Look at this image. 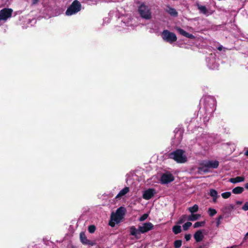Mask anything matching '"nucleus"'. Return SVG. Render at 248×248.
I'll list each match as a JSON object with an SVG mask.
<instances>
[{
	"mask_svg": "<svg viewBox=\"0 0 248 248\" xmlns=\"http://www.w3.org/2000/svg\"><path fill=\"white\" fill-rule=\"evenodd\" d=\"M166 12L169 14L171 16L176 17L178 16V12L176 10L169 6H167V8L165 9Z\"/></svg>",
	"mask_w": 248,
	"mask_h": 248,
	"instance_id": "nucleus-15",
	"label": "nucleus"
},
{
	"mask_svg": "<svg viewBox=\"0 0 248 248\" xmlns=\"http://www.w3.org/2000/svg\"><path fill=\"white\" fill-rule=\"evenodd\" d=\"M154 228L153 224L151 222H146L143 224L142 226L139 227V231L142 233L148 232Z\"/></svg>",
	"mask_w": 248,
	"mask_h": 248,
	"instance_id": "nucleus-9",
	"label": "nucleus"
},
{
	"mask_svg": "<svg viewBox=\"0 0 248 248\" xmlns=\"http://www.w3.org/2000/svg\"><path fill=\"white\" fill-rule=\"evenodd\" d=\"M244 190V188L241 186H237L234 188L232 192L235 194H239L242 193Z\"/></svg>",
	"mask_w": 248,
	"mask_h": 248,
	"instance_id": "nucleus-19",
	"label": "nucleus"
},
{
	"mask_svg": "<svg viewBox=\"0 0 248 248\" xmlns=\"http://www.w3.org/2000/svg\"><path fill=\"white\" fill-rule=\"evenodd\" d=\"M192 225V223L190 222H186L183 225V229L185 231H186L188 229V228Z\"/></svg>",
	"mask_w": 248,
	"mask_h": 248,
	"instance_id": "nucleus-27",
	"label": "nucleus"
},
{
	"mask_svg": "<svg viewBox=\"0 0 248 248\" xmlns=\"http://www.w3.org/2000/svg\"><path fill=\"white\" fill-rule=\"evenodd\" d=\"M199 206L197 204L194 205L192 207H190L188 208V210L191 213L196 212L198 211Z\"/></svg>",
	"mask_w": 248,
	"mask_h": 248,
	"instance_id": "nucleus-23",
	"label": "nucleus"
},
{
	"mask_svg": "<svg viewBox=\"0 0 248 248\" xmlns=\"http://www.w3.org/2000/svg\"><path fill=\"white\" fill-rule=\"evenodd\" d=\"M223 216L222 215H220L217 217V219L220 220L223 218Z\"/></svg>",
	"mask_w": 248,
	"mask_h": 248,
	"instance_id": "nucleus-36",
	"label": "nucleus"
},
{
	"mask_svg": "<svg viewBox=\"0 0 248 248\" xmlns=\"http://www.w3.org/2000/svg\"><path fill=\"white\" fill-rule=\"evenodd\" d=\"M138 12L140 17L145 19H150L152 18V12L151 8L145 4L144 3H142L138 7Z\"/></svg>",
	"mask_w": 248,
	"mask_h": 248,
	"instance_id": "nucleus-4",
	"label": "nucleus"
},
{
	"mask_svg": "<svg viewBox=\"0 0 248 248\" xmlns=\"http://www.w3.org/2000/svg\"><path fill=\"white\" fill-rule=\"evenodd\" d=\"M245 155L248 156V149L247 150V151L244 153Z\"/></svg>",
	"mask_w": 248,
	"mask_h": 248,
	"instance_id": "nucleus-37",
	"label": "nucleus"
},
{
	"mask_svg": "<svg viewBox=\"0 0 248 248\" xmlns=\"http://www.w3.org/2000/svg\"><path fill=\"white\" fill-rule=\"evenodd\" d=\"M248 237V232L246 233V234L244 237V239H247Z\"/></svg>",
	"mask_w": 248,
	"mask_h": 248,
	"instance_id": "nucleus-40",
	"label": "nucleus"
},
{
	"mask_svg": "<svg viewBox=\"0 0 248 248\" xmlns=\"http://www.w3.org/2000/svg\"><path fill=\"white\" fill-rule=\"evenodd\" d=\"M81 9V4L78 0H74L66 11L67 16H71L80 11Z\"/></svg>",
	"mask_w": 248,
	"mask_h": 248,
	"instance_id": "nucleus-5",
	"label": "nucleus"
},
{
	"mask_svg": "<svg viewBox=\"0 0 248 248\" xmlns=\"http://www.w3.org/2000/svg\"><path fill=\"white\" fill-rule=\"evenodd\" d=\"M80 240L83 244L91 246L93 245V243L87 239L85 234L83 232L80 233Z\"/></svg>",
	"mask_w": 248,
	"mask_h": 248,
	"instance_id": "nucleus-11",
	"label": "nucleus"
},
{
	"mask_svg": "<svg viewBox=\"0 0 248 248\" xmlns=\"http://www.w3.org/2000/svg\"><path fill=\"white\" fill-rule=\"evenodd\" d=\"M148 217V215L147 214H144L140 217L139 220L140 221H143L146 219Z\"/></svg>",
	"mask_w": 248,
	"mask_h": 248,
	"instance_id": "nucleus-31",
	"label": "nucleus"
},
{
	"mask_svg": "<svg viewBox=\"0 0 248 248\" xmlns=\"http://www.w3.org/2000/svg\"><path fill=\"white\" fill-rule=\"evenodd\" d=\"M13 11L11 8H5L0 11V21H6L12 16Z\"/></svg>",
	"mask_w": 248,
	"mask_h": 248,
	"instance_id": "nucleus-7",
	"label": "nucleus"
},
{
	"mask_svg": "<svg viewBox=\"0 0 248 248\" xmlns=\"http://www.w3.org/2000/svg\"><path fill=\"white\" fill-rule=\"evenodd\" d=\"M130 234L133 236H135L136 237H137V235L140 233L138 232V231L134 226H132L130 227Z\"/></svg>",
	"mask_w": 248,
	"mask_h": 248,
	"instance_id": "nucleus-22",
	"label": "nucleus"
},
{
	"mask_svg": "<svg viewBox=\"0 0 248 248\" xmlns=\"http://www.w3.org/2000/svg\"><path fill=\"white\" fill-rule=\"evenodd\" d=\"M185 153V151L182 149H177L169 153L168 157L178 163H185L187 161V157Z\"/></svg>",
	"mask_w": 248,
	"mask_h": 248,
	"instance_id": "nucleus-2",
	"label": "nucleus"
},
{
	"mask_svg": "<svg viewBox=\"0 0 248 248\" xmlns=\"http://www.w3.org/2000/svg\"><path fill=\"white\" fill-rule=\"evenodd\" d=\"M155 193V190L154 189H148L144 191L143 194V198L145 200H148L154 196Z\"/></svg>",
	"mask_w": 248,
	"mask_h": 248,
	"instance_id": "nucleus-13",
	"label": "nucleus"
},
{
	"mask_svg": "<svg viewBox=\"0 0 248 248\" xmlns=\"http://www.w3.org/2000/svg\"><path fill=\"white\" fill-rule=\"evenodd\" d=\"M209 195L212 197L213 202H216L217 200L220 197L218 194L217 191L214 189L210 190Z\"/></svg>",
	"mask_w": 248,
	"mask_h": 248,
	"instance_id": "nucleus-16",
	"label": "nucleus"
},
{
	"mask_svg": "<svg viewBox=\"0 0 248 248\" xmlns=\"http://www.w3.org/2000/svg\"><path fill=\"white\" fill-rule=\"evenodd\" d=\"M176 30L182 35L186 37L191 39H195V36L192 34L189 33L186 31L181 29L180 27H176L175 28Z\"/></svg>",
	"mask_w": 248,
	"mask_h": 248,
	"instance_id": "nucleus-10",
	"label": "nucleus"
},
{
	"mask_svg": "<svg viewBox=\"0 0 248 248\" xmlns=\"http://www.w3.org/2000/svg\"><path fill=\"white\" fill-rule=\"evenodd\" d=\"M162 37L164 41L170 44H172L175 42L177 39V36L174 33L170 32L167 30H165L163 31L162 33Z\"/></svg>",
	"mask_w": 248,
	"mask_h": 248,
	"instance_id": "nucleus-6",
	"label": "nucleus"
},
{
	"mask_svg": "<svg viewBox=\"0 0 248 248\" xmlns=\"http://www.w3.org/2000/svg\"><path fill=\"white\" fill-rule=\"evenodd\" d=\"M129 192V187L127 186L124 187L122 189L119 193L116 195L115 199L117 200H120L123 198V197Z\"/></svg>",
	"mask_w": 248,
	"mask_h": 248,
	"instance_id": "nucleus-12",
	"label": "nucleus"
},
{
	"mask_svg": "<svg viewBox=\"0 0 248 248\" xmlns=\"http://www.w3.org/2000/svg\"><path fill=\"white\" fill-rule=\"evenodd\" d=\"M174 177L170 172L163 173L160 178V182L162 184H167L173 181Z\"/></svg>",
	"mask_w": 248,
	"mask_h": 248,
	"instance_id": "nucleus-8",
	"label": "nucleus"
},
{
	"mask_svg": "<svg viewBox=\"0 0 248 248\" xmlns=\"http://www.w3.org/2000/svg\"><path fill=\"white\" fill-rule=\"evenodd\" d=\"M172 231L174 234H177L182 232L181 227L179 225H175L172 228Z\"/></svg>",
	"mask_w": 248,
	"mask_h": 248,
	"instance_id": "nucleus-20",
	"label": "nucleus"
},
{
	"mask_svg": "<svg viewBox=\"0 0 248 248\" xmlns=\"http://www.w3.org/2000/svg\"><path fill=\"white\" fill-rule=\"evenodd\" d=\"M194 238L197 242L202 241L204 238L202 231L201 230L197 231L194 234Z\"/></svg>",
	"mask_w": 248,
	"mask_h": 248,
	"instance_id": "nucleus-14",
	"label": "nucleus"
},
{
	"mask_svg": "<svg viewBox=\"0 0 248 248\" xmlns=\"http://www.w3.org/2000/svg\"><path fill=\"white\" fill-rule=\"evenodd\" d=\"M231 195V193L230 192H224V193H222L221 194V196L224 198V199H227L228 198H229Z\"/></svg>",
	"mask_w": 248,
	"mask_h": 248,
	"instance_id": "nucleus-30",
	"label": "nucleus"
},
{
	"mask_svg": "<svg viewBox=\"0 0 248 248\" xmlns=\"http://www.w3.org/2000/svg\"><path fill=\"white\" fill-rule=\"evenodd\" d=\"M200 217H201V215L200 214H191L189 216L188 219L190 221H195L198 219Z\"/></svg>",
	"mask_w": 248,
	"mask_h": 248,
	"instance_id": "nucleus-21",
	"label": "nucleus"
},
{
	"mask_svg": "<svg viewBox=\"0 0 248 248\" xmlns=\"http://www.w3.org/2000/svg\"><path fill=\"white\" fill-rule=\"evenodd\" d=\"M242 202H237V203H238V204H241L242 203Z\"/></svg>",
	"mask_w": 248,
	"mask_h": 248,
	"instance_id": "nucleus-42",
	"label": "nucleus"
},
{
	"mask_svg": "<svg viewBox=\"0 0 248 248\" xmlns=\"http://www.w3.org/2000/svg\"><path fill=\"white\" fill-rule=\"evenodd\" d=\"M245 180V177L243 176H237L235 178H231L230 181L232 183L241 182Z\"/></svg>",
	"mask_w": 248,
	"mask_h": 248,
	"instance_id": "nucleus-17",
	"label": "nucleus"
},
{
	"mask_svg": "<svg viewBox=\"0 0 248 248\" xmlns=\"http://www.w3.org/2000/svg\"><path fill=\"white\" fill-rule=\"evenodd\" d=\"M186 248H190V247H186Z\"/></svg>",
	"mask_w": 248,
	"mask_h": 248,
	"instance_id": "nucleus-43",
	"label": "nucleus"
},
{
	"mask_svg": "<svg viewBox=\"0 0 248 248\" xmlns=\"http://www.w3.org/2000/svg\"><path fill=\"white\" fill-rule=\"evenodd\" d=\"M200 165L198 168V173L202 174L209 172L210 168H217L219 166V162L217 161H204L201 163Z\"/></svg>",
	"mask_w": 248,
	"mask_h": 248,
	"instance_id": "nucleus-3",
	"label": "nucleus"
},
{
	"mask_svg": "<svg viewBox=\"0 0 248 248\" xmlns=\"http://www.w3.org/2000/svg\"><path fill=\"white\" fill-rule=\"evenodd\" d=\"M217 211L213 208H209L208 210V213L210 217H213L217 214Z\"/></svg>",
	"mask_w": 248,
	"mask_h": 248,
	"instance_id": "nucleus-24",
	"label": "nucleus"
},
{
	"mask_svg": "<svg viewBox=\"0 0 248 248\" xmlns=\"http://www.w3.org/2000/svg\"><path fill=\"white\" fill-rule=\"evenodd\" d=\"M187 218V216L186 215H183L179 219L178 222V224H182L183 223H184L186 220V219Z\"/></svg>",
	"mask_w": 248,
	"mask_h": 248,
	"instance_id": "nucleus-28",
	"label": "nucleus"
},
{
	"mask_svg": "<svg viewBox=\"0 0 248 248\" xmlns=\"http://www.w3.org/2000/svg\"><path fill=\"white\" fill-rule=\"evenodd\" d=\"M191 235L190 234H186L185 235V238L186 239V241H189L191 238Z\"/></svg>",
	"mask_w": 248,
	"mask_h": 248,
	"instance_id": "nucleus-32",
	"label": "nucleus"
},
{
	"mask_svg": "<svg viewBox=\"0 0 248 248\" xmlns=\"http://www.w3.org/2000/svg\"><path fill=\"white\" fill-rule=\"evenodd\" d=\"M95 226L93 225H90L88 227V231L90 233H93L95 232Z\"/></svg>",
	"mask_w": 248,
	"mask_h": 248,
	"instance_id": "nucleus-29",
	"label": "nucleus"
},
{
	"mask_svg": "<svg viewBox=\"0 0 248 248\" xmlns=\"http://www.w3.org/2000/svg\"><path fill=\"white\" fill-rule=\"evenodd\" d=\"M220 224V220L217 219V226L218 227Z\"/></svg>",
	"mask_w": 248,
	"mask_h": 248,
	"instance_id": "nucleus-35",
	"label": "nucleus"
},
{
	"mask_svg": "<svg viewBox=\"0 0 248 248\" xmlns=\"http://www.w3.org/2000/svg\"><path fill=\"white\" fill-rule=\"evenodd\" d=\"M39 1V0H31L32 4L34 5L37 4Z\"/></svg>",
	"mask_w": 248,
	"mask_h": 248,
	"instance_id": "nucleus-34",
	"label": "nucleus"
},
{
	"mask_svg": "<svg viewBox=\"0 0 248 248\" xmlns=\"http://www.w3.org/2000/svg\"><path fill=\"white\" fill-rule=\"evenodd\" d=\"M204 245H203V246H200L197 248H204Z\"/></svg>",
	"mask_w": 248,
	"mask_h": 248,
	"instance_id": "nucleus-41",
	"label": "nucleus"
},
{
	"mask_svg": "<svg viewBox=\"0 0 248 248\" xmlns=\"http://www.w3.org/2000/svg\"><path fill=\"white\" fill-rule=\"evenodd\" d=\"M245 187L247 189H248V183H246V184H245Z\"/></svg>",
	"mask_w": 248,
	"mask_h": 248,
	"instance_id": "nucleus-39",
	"label": "nucleus"
},
{
	"mask_svg": "<svg viewBox=\"0 0 248 248\" xmlns=\"http://www.w3.org/2000/svg\"><path fill=\"white\" fill-rule=\"evenodd\" d=\"M242 209L245 211L248 210V202H246L245 205L242 207Z\"/></svg>",
	"mask_w": 248,
	"mask_h": 248,
	"instance_id": "nucleus-33",
	"label": "nucleus"
},
{
	"mask_svg": "<svg viewBox=\"0 0 248 248\" xmlns=\"http://www.w3.org/2000/svg\"><path fill=\"white\" fill-rule=\"evenodd\" d=\"M222 47H222V46H218V47H217V49H218V50L221 51V50H222Z\"/></svg>",
	"mask_w": 248,
	"mask_h": 248,
	"instance_id": "nucleus-38",
	"label": "nucleus"
},
{
	"mask_svg": "<svg viewBox=\"0 0 248 248\" xmlns=\"http://www.w3.org/2000/svg\"><path fill=\"white\" fill-rule=\"evenodd\" d=\"M182 241L181 240H175L174 242V247L175 248H179L182 246Z\"/></svg>",
	"mask_w": 248,
	"mask_h": 248,
	"instance_id": "nucleus-25",
	"label": "nucleus"
},
{
	"mask_svg": "<svg viewBox=\"0 0 248 248\" xmlns=\"http://www.w3.org/2000/svg\"><path fill=\"white\" fill-rule=\"evenodd\" d=\"M198 9L200 11L201 13L204 15H208V11L207 9L205 6H202L200 4L197 5Z\"/></svg>",
	"mask_w": 248,
	"mask_h": 248,
	"instance_id": "nucleus-18",
	"label": "nucleus"
},
{
	"mask_svg": "<svg viewBox=\"0 0 248 248\" xmlns=\"http://www.w3.org/2000/svg\"><path fill=\"white\" fill-rule=\"evenodd\" d=\"M126 212L125 208L121 206L118 208L115 213L112 212L110 216V220L108 223V225L114 227L116 224H118L121 222Z\"/></svg>",
	"mask_w": 248,
	"mask_h": 248,
	"instance_id": "nucleus-1",
	"label": "nucleus"
},
{
	"mask_svg": "<svg viewBox=\"0 0 248 248\" xmlns=\"http://www.w3.org/2000/svg\"><path fill=\"white\" fill-rule=\"evenodd\" d=\"M205 223V221H200V222H199V221L196 222L194 224V228H198V227H201V226H204Z\"/></svg>",
	"mask_w": 248,
	"mask_h": 248,
	"instance_id": "nucleus-26",
	"label": "nucleus"
}]
</instances>
